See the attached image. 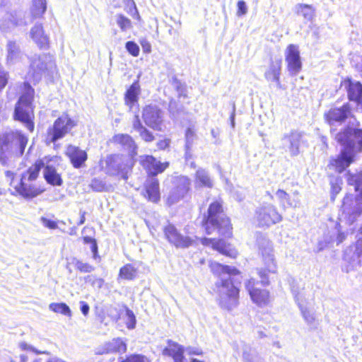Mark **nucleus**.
Instances as JSON below:
<instances>
[{"label": "nucleus", "mask_w": 362, "mask_h": 362, "mask_svg": "<svg viewBox=\"0 0 362 362\" xmlns=\"http://www.w3.org/2000/svg\"><path fill=\"white\" fill-rule=\"evenodd\" d=\"M76 268L81 272L90 273L94 270V267L88 264L76 259L75 262Z\"/></svg>", "instance_id": "de8ad7c7"}, {"label": "nucleus", "mask_w": 362, "mask_h": 362, "mask_svg": "<svg viewBox=\"0 0 362 362\" xmlns=\"http://www.w3.org/2000/svg\"><path fill=\"white\" fill-rule=\"evenodd\" d=\"M90 186L93 190L96 192H102L105 189V182L98 178L93 179Z\"/></svg>", "instance_id": "8fccbe9b"}, {"label": "nucleus", "mask_w": 362, "mask_h": 362, "mask_svg": "<svg viewBox=\"0 0 362 362\" xmlns=\"http://www.w3.org/2000/svg\"><path fill=\"white\" fill-rule=\"evenodd\" d=\"M49 308L54 313H61L68 317L71 316V309L66 303H52L51 304H49Z\"/></svg>", "instance_id": "37998d69"}, {"label": "nucleus", "mask_w": 362, "mask_h": 362, "mask_svg": "<svg viewBox=\"0 0 362 362\" xmlns=\"http://www.w3.org/2000/svg\"><path fill=\"white\" fill-rule=\"evenodd\" d=\"M74 126V120L68 115H62L55 120L52 127L48 128L47 140L49 142H56L63 138Z\"/></svg>", "instance_id": "9d476101"}, {"label": "nucleus", "mask_w": 362, "mask_h": 362, "mask_svg": "<svg viewBox=\"0 0 362 362\" xmlns=\"http://www.w3.org/2000/svg\"><path fill=\"white\" fill-rule=\"evenodd\" d=\"M140 163L148 171V174L154 177L158 173H163L169 166L168 162L161 163L152 156H141Z\"/></svg>", "instance_id": "6ab92c4d"}, {"label": "nucleus", "mask_w": 362, "mask_h": 362, "mask_svg": "<svg viewBox=\"0 0 362 362\" xmlns=\"http://www.w3.org/2000/svg\"><path fill=\"white\" fill-rule=\"evenodd\" d=\"M275 195L278 200L279 201L281 206H282L283 207H285L286 204H287L288 206H291V203L290 202L289 200V194H287L285 191L282 189H279L275 193Z\"/></svg>", "instance_id": "a18cd8bd"}, {"label": "nucleus", "mask_w": 362, "mask_h": 362, "mask_svg": "<svg viewBox=\"0 0 362 362\" xmlns=\"http://www.w3.org/2000/svg\"><path fill=\"white\" fill-rule=\"evenodd\" d=\"M257 245L264 264V268L259 269L258 274L261 279V284L263 286H268L269 284V274H276L277 272L273 245L271 241L263 236L257 238Z\"/></svg>", "instance_id": "20e7f679"}, {"label": "nucleus", "mask_w": 362, "mask_h": 362, "mask_svg": "<svg viewBox=\"0 0 362 362\" xmlns=\"http://www.w3.org/2000/svg\"><path fill=\"white\" fill-rule=\"evenodd\" d=\"M165 237L168 241L177 248H187L191 246L194 240L187 235L181 234L175 226L169 223L163 228Z\"/></svg>", "instance_id": "4468645a"}, {"label": "nucleus", "mask_w": 362, "mask_h": 362, "mask_svg": "<svg viewBox=\"0 0 362 362\" xmlns=\"http://www.w3.org/2000/svg\"><path fill=\"white\" fill-rule=\"evenodd\" d=\"M351 115V107L349 104H344L341 107L331 108L325 115L327 122L331 125L341 123Z\"/></svg>", "instance_id": "412c9836"}, {"label": "nucleus", "mask_w": 362, "mask_h": 362, "mask_svg": "<svg viewBox=\"0 0 362 362\" xmlns=\"http://www.w3.org/2000/svg\"><path fill=\"white\" fill-rule=\"evenodd\" d=\"M256 220L259 226L269 227L282 221V216L276 206L271 204H264L256 210Z\"/></svg>", "instance_id": "9b49d317"}, {"label": "nucleus", "mask_w": 362, "mask_h": 362, "mask_svg": "<svg viewBox=\"0 0 362 362\" xmlns=\"http://www.w3.org/2000/svg\"><path fill=\"white\" fill-rule=\"evenodd\" d=\"M27 24L25 14L22 11H16L7 13L0 22V29L3 32H8L16 26H23Z\"/></svg>", "instance_id": "a211bd4d"}, {"label": "nucleus", "mask_w": 362, "mask_h": 362, "mask_svg": "<svg viewBox=\"0 0 362 362\" xmlns=\"http://www.w3.org/2000/svg\"><path fill=\"white\" fill-rule=\"evenodd\" d=\"M220 306L227 310H232L238 304V289L233 285V281L227 278H223L221 285L216 283Z\"/></svg>", "instance_id": "0eeeda50"}, {"label": "nucleus", "mask_w": 362, "mask_h": 362, "mask_svg": "<svg viewBox=\"0 0 362 362\" xmlns=\"http://www.w3.org/2000/svg\"><path fill=\"white\" fill-rule=\"evenodd\" d=\"M113 141L119 145L124 150L128 151L133 157L136 154L137 146L131 136L126 134H119L113 137Z\"/></svg>", "instance_id": "c85d7f7f"}, {"label": "nucleus", "mask_w": 362, "mask_h": 362, "mask_svg": "<svg viewBox=\"0 0 362 362\" xmlns=\"http://www.w3.org/2000/svg\"><path fill=\"white\" fill-rule=\"evenodd\" d=\"M125 48L127 49V52L132 56H139L140 49L139 45L136 42L133 41L127 42L125 44Z\"/></svg>", "instance_id": "49530a36"}, {"label": "nucleus", "mask_w": 362, "mask_h": 362, "mask_svg": "<svg viewBox=\"0 0 362 362\" xmlns=\"http://www.w3.org/2000/svg\"><path fill=\"white\" fill-rule=\"evenodd\" d=\"M281 59H276L272 60L268 69L264 73V77L268 81H273L276 83L277 88H281V84L280 81V75L281 71Z\"/></svg>", "instance_id": "a878e982"}, {"label": "nucleus", "mask_w": 362, "mask_h": 362, "mask_svg": "<svg viewBox=\"0 0 362 362\" xmlns=\"http://www.w3.org/2000/svg\"><path fill=\"white\" fill-rule=\"evenodd\" d=\"M339 227H340L339 225H337L334 228V230H335L334 233L337 234V238H336L335 241L337 242V245L341 243L345 240V238L346 237V234L340 230ZM329 241L334 242V240L331 239Z\"/></svg>", "instance_id": "864d4df0"}, {"label": "nucleus", "mask_w": 362, "mask_h": 362, "mask_svg": "<svg viewBox=\"0 0 362 362\" xmlns=\"http://www.w3.org/2000/svg\"><path fill=\"white\" fill-rule=\"evenodd\" d=\"M40 221L45 227L48 228L49 229H56L58 227L57 221L49 219L44 216L40 218Z\"/></svg>", "instance_id": "603ef678"}, {"label": "nucleus", "mask_w": 362, "mask_h": 362, "mask_svg": "<svg viewBox=\"0 0 362 362\" xmlns=\"http://www.w3.org/2000/svg\"><path fill=\"white\" fill-rule=\"evenodd\" d=\"M20 347L22 350H30L37 354H48V352L47 351H37L34 347L27 344L26 343H21L20 344Z\"/></svg>", "instance_id": "052dcab7"}, {"label": "nucleus", "mask_w": 362, "mask_h": 362, "mask_svg": "<svg viewBox=\"0 0 362 362\" xmlns=\"http://www.w3.org/2000/svg\"><path fill=\"white\" fill-rule=\"evenodd\" d=\"M117 25L119 27L121 31L126 32L132 28V21L123 14L119 13L115 16Z\"/></svg>", "instance_id": "79ce46f5"}, {"label": "nucleus", "mask_w": 362, "mask_h": 362, "mask_svg": "<svg viewBox=\"0 0 362 362\" xmlns=\"http://www.w3.org/2000/svg\"><path fill=\"white\" fill-rule=\"evenodd\" d=\"M237 7L238 11L236 15L238 16H245L247 13V6L244 1H238L237 3Z\"/></svg>", "instance_id": "5fc2aeb1"}, {"label": "nucleus", "mask_w": 362, "mask_h": 362, "mask_svg": "<svg viewBox=\"0 0 362 362\" xmlns=\"http://www.w3.org/2000/svg\"><path fill=\"white\" fill-rule=\"evenodd\" d=\"M195 187H207L211 188L214 185L208 171L205 169L199 168L197 170L194 176Z\"/></svg>", "instance_id": "2f4dec72"}, {"label": "nucleus", "mask_w": 362, "mask_h": 362, "mask_svg": "<svg viewBox=\"0 0 362 362\" xmlns=\"http://www.w3.org/2000/svg\"><path fill=\"white\" fill-rule=\"evenodd\" d=\"M132 124H133V128L139 132L141 130H142V129L144 128V127L142 125V124L139 119V115H135Z\"/></svg>", "instance_id": "680f3d73"}, {"label": "nucleus", "mask_w": 362, "mask_h": 362, "mask_svg": "<svg viewBox=\"0 0 362 362\" xmlns=\"http://www.w3.org/2000/svg\"><path fill=\"white\" fill-rule=\"evenodd\" d=\"M142 118L145 124L156 131L165 128L164 112L155 105H149L143 109Z\"/></svg>", "instance_id": "f8f14e48"}, {"label": "nucleus", "mask_w": 362, "mask_h": 362, "mask_svg": "<svg viewBox=\"0 0 362 362\" xmlns=\"http://www.w3.org/2000/svg\"><path fill=\"white\" fill-rule=\"evenodd\" d=\"M139 93V85L135 82L131 85L125 93V104L129 107L130 110L137 104L138 95Z\"/></svg>", "instance_id": "473e14b6"}, {"label": "nucleus", "mask_w": 362, "mask_h": 362, "mask_svg": "<svg viewBox=\"0 0 362 362\" xmlns=\"http://www.w3.org/2000/svg\"><path fill=\"white\" fill-rule=\"evenodd\" d=\"M302 315L305 319V320L310 325L313 324L315 321V317L313 313L307 310L306 308H303L300 307Z\"/></svg>", "instance_id": "4d7b16f0"}, {"label": "nucleus", "mask_w": 362, "mask_h": 362, "mask_svg": "<svg viewBox=\"0 0 362 362\" xmlns=\"http://www.w3.org/2000/svg\"><path fill=\"white\" fill-rule=\"evenodd\" d=\"M47 9L46 0H33L31 13L34 18L42 16Z\"/></svg>", "instance_id": "ea45409f"}, {"label": "nucleus", "mask_w": 362, "mask_h": 362, "mask_svg": "<svg viewBox=\"0 0 362 362\" xmlns=\"http://www.w3.org/2000/svg\"><path fill=\"white\" fill-rule=\"evenodd\" d=\"M119 277L126 280H132L137 275V269L132 264H127L119 270Z\"/></svg>", "instance_id": "a19ab883"}, {"label": "nucleus", "mask_w": 362, "mask_h": 362, "mask_svg": "<svg viewBox=\"0 0 362 362\" xmlns=\"http://www.w3.org/2000/svg\"><path fill=\"white\" fill-rule=\"evenodd\" d=\"M140 43L144 52L149 53L151 51V45L148 40L143 39L140 41Z\"/></svg>", "instance_id": "e2e57ef3"}, {"label": "nucleus", "mask_w": 362, "mask_h": 362, "mask_svg": "<svg viewBox=\"0 0 362 362\" xmlns=\"http://www.w3.org/2000/svg\"><path fill=\"white\" fill-rule=\"evenodd\" d=\"M355 255L358 259V262L362 261V238H359L356 243Z\"/></svg>", "instance_id": "13d9d810"}, {"label": "nucleus", "mask_w": 362, "mask_h": 362, "mask_svg": "<svg viewBox=\"0 0 362 362\" xmlns=\"http://www.w3.org/2000/svg\"><path fill=\"white\" fill-rule=\"evenodd\" d=\"M347 182L349 185L354 186L355 191L359 192L358 196L362 197V173H349L347 175Z\"/></svg>", "instance_id": "58836bf2"}, {"label": "nucleus", "mask_w": 362, "mask_h": 362, "mask_svg": "<svg viewBox=\"0 0 362 362\" xmlns=\"http://www.w3.org/2000/svg\"><path fill=\"white\" fill-rule=\"evenodd\" d=\"M139 134L142 139H144L146 142H151L154 139L153 134L146 127H144V129H142V130L139 132Z\"/></svg>", "instance_id": "6e6d98bb"}, {"label": "nucleus", "mask_w": 362, "mask_h": 362, "mask_svg": "<svg viewBox=\"0 0 362 362\" xmlns=\"http://www.w3.org/2000/svg\"><path fill=\"white\" fill-rule=\"evenodd\" d=\"M211 272L219 276L220 281H217L219 285H221L223 278H227L230 281H232L231 276L236 275L238 274V271L235 268H231L229 266L223 265L216 262H211L209 264Z\"/></svg>", "instance_id": "393cba45"}, {"label": "nucleus", "mask_w": 362, "mask_h": 362, "mask_svg": "<svg viewBox=\"0 0 362 362\" xmlns=\"http://www.w3.org/2000/svg\"><path fill=\"white\" fill-rule=\"evenodd\" d=\"M197 136L194 130L192 128H188L185 132V148L187 152L191 148Z\"/></svg>", "instance_id": "c03bdc74"}, {"label": "nucleus", "mask_w": 362, "mask_h": 362, "mask_svg": "<svg viewBox=\"0 0 362 362\" xmlns=\"http://www.w3.org/2000/svg\"><path fill=\"white\" fill-rule=\"evenodd\" d=\"M284 146L287 148L291 156H296L300 153L299 147L303 141V134L298 132H291L286 134L281 139Z\"/></svg>", "instance_id": "aec40b11"}, {"label": "nucleus", "mask_w": 362, "mask_h": 362, "mask_svg": "<svg viewBox=\"0 0 362 362\" xmlns=\"http://www.w3.org/2000/svg\"><path fill=\"white\" fill-rule=\"evenodd\" d=\"M144 197L152 202H157L160 199L159 182L157 178L151 177L148 178L142 192Z\"/></svg>", "instance_id": "5701e85b"}, {"label": "nucleus", "mask_w": 362, "mask_h": 362, "mask_svg": "<svg viewBox=\"0 0 362 362\" xmlns=\"http://www.w3.org/2000/svg\"><path fill=\"white\" fill-rule=\"evenodd\" d=\"M342 211L351 222H354L362 214V197L346 196L343 199Z\"/></svg>", "instance_id": "dca6fc26"}, {"label": "nucleus", "mask_w": 362, "mask_h": 362, "mask_svg": "<svg viewBox=\"0 0 362 362\" xmlns=\"http://www.w3.org/2000/svg\"><path fill=\"white\" fill-rule=\"evenodd\" d=\"M296 13L301 15L305 20L310 21L315 16V9L311 5L298 4L296 6Z\"/></svg>", "instance_id": "4c0bfd02"}, {"label": "nucleus", "mask_w": 362, "mask_h": 362, "mask_svg": "<svg viewBox=\"0 0 362 362\" xmlns=\"http://www.w3.org/2000/svg\"><path fill=\"white\" fill-rule=\"evenodd\" d=\"M355 61L357 62V64H355L356 68L362 71V56H356L355 58L352 59V62L354 63Z\"/></svg>", "instance_id": "774afa93"}, {"label": "nucleus", "mask_w": 362, "mask_h": 362, "mask_svg": "<svg viewBox=\"0 0 362 362\" xmlns=\"http://www.w3.org/2000/svg\"><path fill=\"white\" fill-rule=\"evenodd\" d=\"M202 243L204 245L211 246L214 250L226 256L235 257L237 255V251L222 239L216 240L215 239L204 238L202 239Z\"/></svg>", "instance_id": "4be33fe9"}, {"label": "nucleus", "mask_w": 362, "mask_h": 362, "mask_svg": "<svg viewBox=\"0 0 362 362\" xmlns=\"http://www.w3.org/2000/svg\"><path fill=\"white\" fill-rule=\"evenodd\" d=\"M343 86L346 89L350 100L360 102L362 98V84L356 81L347 79L344 81Z\"/></svg>", "instance_id": "7c9ffc66"}, {"label": "nucleus", "mask_w": 362, "mask_h": 362, "mask_svg": "<svg viewBox=\"0 0 362 362\" xmlns=\"http://www.w3.org/2000/svg\"><path fill=\"white\" fill-rule=\"evenodd\" d=\"M28 143V138L19 132H11L0 137V161L6 163L8 155L18 150L21 155L24 152Z\"/></svg>", "instance_id": "423d86ee"}, {"label": "nucleus", "mask_w": 362, "mask_h": 362, "mask_svg": "<svg viewBox=\"0 0 362 362\" xmlns=\"http://www.w3.org/2000/svg\"><path fill=\"white\" fill-rule=\"evenodd\" d=\"M167 342L168 346L163 350V355L172 357L174 362H184V347L170 339Z\"/></svg>", "instance_id": "bb28decb"}, {"label": "nucleus", "mask_w": 362, "mask_h": 362, "mask_svg": "<svg viewBox=\"0 0 362 362\" xmlns=\"http://www.w3.org/2000/svg\"><path fill=\"white\" fill-rule=\"evenodd\" d=\"M204 227L207 234L217 230L220 235L230 237L232 232L230 221L223 213L222 206L218 202H214L209 205L207 216L204 218Z\"/></svg>", "instance_id": "f03ea898"}, {"label": "nucleus", "mask_w": 362, "mask_h": 362, "mask_svg": "<svg viewBox=\"0 0 362 362\" xmlns=\"http://www.w3.org/2000/svg\"><path fill=\"white\" fill-rule=\"evenodd\" d=\"M7 61L8 63L14 64L18 62L21 56L19 45L14 41H8L6 45Z\"/></svg>", "instance_id": "72a5a7b5"}, {"label": "nucleus", "mask_w": 362, "mask_h": 362, "mask_svg": "<svg viewBox=\"0 0 362 362\" xmlns=\"http://www.w3.org/2000/svg\"><path fill=\"white\" fill-rule=\"evenodd\" d=\"M44 177L45 180L52 185L60 186L62 184V180L56 169L51 166L47 165L44 170Z\"/></svg>", "instance_id": "f704fd0d"}, {"label": "nucleus", "mask_w": 362, "mask_h": 362, "mask_svg": "<svg viewBox=\"0 0 362 362\" xmlns=\"http://www.w3.org/2000/svg\"><path fill=\"white\" fill-rule=\"evenodd\" d=\"M66 155L70 158L73 166L76 168L82 167L88 158L87 153L85 151L71 145L68 146Z\"/></svg>", "instance_id": "cd10ccee"}, {"label": "nucleus", "mask_w": 362, "mask_h": 362, "mask_svg": "<svg viewBox=\"0 0 362 362\" xmlns=\"http://www.w3.org/2000/svg\"><path fill=\"white\" fill-rule=\"evenodd\" d=\"M123 362H150L148 358L141 354H133Z\"/></svg>", "instance_id": "3c124183"}, {"label": "nucleus", "mask_w": 362, "mask_h": 362, "mask_svg": "<svg viewBox=\"0 0 362 362\" xmlns=\"http://www.w3.org/2000/svg\"><path fill=\"white\" fill-rule=\"evenodd\" d=\"M105 170L112 175H119L124 180L127 179L129 165L127 158L122 155H110L105 159Z\"/></svg>", "instance_id": "ddd939ff"}, {"label": "nucleus", "mask_w": 362, "mask_h": 362, "mask_svg": "<svg viewBox=\"0 0 362 362\" xmlns=\"http://www.w3.org/2000/svg\"><path fill=\"white\" fill-rule=\"evenodd\" d=\"M126 316H127V320H126V325L128 329H132L136 326V317L134 314V313L130 310L129 309H127L126 310Z\"/></svg>", "instance_id": "09e8293b"}, {"label": "nucleus", "mask_w": 362, "mask_h": 362, "mask_svg": "<svg viewBox=\"0 0 362 362\" xmlns=\"http://www.w3.org/2000/svg\"><path fill=\"white\" fill-rule=\"evenodd\" d=\"M30 36L40 48L48 47L49 37L45 33L43 26L41 23H36L31 28Z\"/></svg>", "instance_id": "c756f323"}, {"label": "nucleus", "mask_w": 362, "mask_h": 362, "mask_svg": "<svg viewBox=\"0 0 362 362\" xmlns=\"http://www.w3.org/2000/svg\"><path fill=\"white\" fill-rule=\"evenodd\" d=\"M127 346L125 343L121 339H114L112 341L105 344V351H99L97 353L99 354H107L110 352H119L124 353L126 351Z\"/></svg>", "instance_id": "c9c22d12"}, {"label": "nucleus", "mask_w": 362, "mask_h": 362, "mask_svg": "<svg viewBox=\"0 0 362 362\" xmlns=\"http://www.w3.org/2000/svg\"><path fill=\"white\" fill-rule=\"evenodd\" d=\"M80 304H81L80 309H81V313H83V315L87 316L89 313V310H90L89 305H88L87 303H86L84 301H81Z\"/></svg>", "instance_id": "69168bd1"}, {"label": "nucleus", "mask_w": 362, "mask_h": 362, "mask_svg": "<svg viewBox=\"0 0 362 362\" xmlns=\"http://www.w3.org/2000/svg\"><path fill=\"white\" fill-rule=\"evenodd\" d=\"M186 351L189 355H200L202 353V351L197 347H188Z\"/></svg>", "instance_id": "338daca9"}, {"label": "nucleus", "mask_w": 362, "mask_h": 362, "mask_svg": "<svg viewBox=\"0 0 362 362\" xmlns=\"http://www.w3.org/2000/svg\"><path fill=\"white\" fill-rule=\"evenodd\" d=\"M23 87V93L16 105L13 117L16 120L23 123L30 132H33L34 129L33 122L34 90L28 83H24Z\"/></svg>", "instance_id": "7ed1b4c3"}, {"label": "nucleus", "mask_w": 362, "mask_h": 362, "mask_svg": "<svg viewBox=\"0 0 362 362\" xmlns=\"http://www.w3.org/2000/svg\"><path fill=\"white\" fill-rule=\"evenodd\" d=\"M360 123L351 124L337 134L335 139L342 146L340 153L336 158H332L329 165L338 173H342L355 160L358 152H362V129Z\"/></svg>", "instance_id": "f257e3e1"}, {"label": "nucleus", "mask_w": 362, "mask_h": 362, "mask_svg": "<svg viewBox=\"0 0 362 362\" xmlns=\"http://www.w3.org/2000/svg\"><path fill=\"white\" fill-rule=\"evenodd\" d=\"M43 166L44 163L42 160H38L22 175L21 182L14 186L15 189L21 196L25 199H32L43 192L44 189L35 185L28 183V182H32L37 179Z\"/></svg>", "instance_id": "39448f33"}, {"label": "nucleus", "mask_w": 362, "mask_h": 362, "mask_svg": "<svg viewBox=\"0 0 362 362\" xmlns=\"http://www.w3.org/2000/svg\"><path fill=\"white\" fill-rule=\"evenodd\" d=\"M258 285L257 281L251 279L245 284V287L252 302L259 307H264L270 303V294L269 291L259 288Z\"/></svg>", "instance_id": "2eb2a0df"}, {"label": "nucleus", "mask_w": 362, "mask_h": 362, "mask_svg": "<svg viewBox=\"0 0 362 362\" xmlns=\"http://www.w3.org/2000/svg\"><path fill=\"white\" fill-rule=\"evenodd\" d=\"M7 81L6 73L4 71H0V90L6 86Z\"/></svg>", "instance_id": "0e129e2a"}, {"label": "nucleus", "mask_w": 362, "mask_h": 362, "mask_svg": "<svg viewBox=\"0 0 362 362\" xmlns=\"http://www.w3.org/2000/svg\"><path fill=\"white\" fill-rule=\"evenodd\" d=\"M171 189L169 192L167 202L173 205L182 199L190 189L191 180L184 175L172 176L170 177Z\"/></svg>", "instance_id": "6e6552de"}, {"label": "nucleus", "mask_w": 362, "mask_h": 362, "mask_svg": "<svg viewBox=\"0 0 362 362\" xmlns=\"http://www.w3.org/2000/svg\"><path fill=\"white\" fill-rule=\"evenodd\" d=\"M172 86L177 90V92L181 93L182 89V83L175 76H173L170 80Z\"/></svg>", "instance_id": "bf43d9fd"}, {"label": "nucleus", "mask_w": 362, "mask_h": 362, "mask_svg": "<svg viewBox=\"0 0 362 362\" xmlns=\"http://www.w3.org/2000/svg\"><path fill=\"white\" fill-rule=\"evenodd\" d=\"M285 61L289 74L296 76L302 69V62L298 47L296 45H289L285 50Z\"/></svg>", "instance_id": "f3484780"}, {"label": "nucleus", "mask_w": 362, "mask_h": 362, "mask_svg": "<svg viewBox=\"0 0 362 362\" xmlns=\"http://www.w3.org/2000/svg\"><path fill=\"white\" fill-rule=\"evenodd\" d=\"M244 362H264L257 349L249 346H244L243 351Z\"/></svg>", "instance_id": "e433bc0d"}, {"label": "nucleus", "mask_w": 362, "mask_h": 362, "mask_svg": "<svg viewBox=\"0 0 362 362\" xmlns=\"http://www.w3.org/2000/svg\"><path fill=\"white\" fill-rule=\"evenodd\" d=\"M211 272L219 276L220 281H217L219 285H221L223 278H227L230 281H232L231 276L236 275L238 274V271L235 268H231L229 266L223 265L216 262H211L209 264Z\"/></svg>", "instance_id": "b1692460"}, {"label": "nucleus", "mask_w": 362, "mask_h": 362, "mask_svg": "<svg viewBox=\"0 0 362 362\" xmlns=\"http://www.w3.org/2000/svg\"><path fill=\"white\" fill-rule=\"evenodd\" d=\"M54 69L55 62L53 57L49 54H42L33 57L28 74L37 81L46 72H52Z\"/></svg>", "instance_id": "1a4fd4ad"}]
</instances>
